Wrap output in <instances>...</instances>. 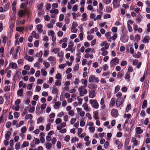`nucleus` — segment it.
I'll return each instance as SVG.
<instances>
[{"mask_svg": "<svg viewBox=\"0 0 150 150\" xmlns=\"http://www.w3.org/2000/svg\"><path fill=\"white\" fill-rule=\"evenodd\" d=\"M126 97V95H125L123 96V97L121 98H118L116 100V105L117 107H120L122 105L125 100Z\"/></svg>", "mask_w": 150, "mask_h": 150, "instance_id": "nucleus-1", "label": "nucleus"}, {"mask_svg": "<svg viewBox=\"0 0 150 150\" xmlns=\"http://www.w3.org/2000/svg\"><path fill=\"white\" fill-rule=\"evenodd\" d=\"M119 61V59L116 57L112 59L110 62V67H114L115 65L118 64Z\"/></svg>", "mask_w": 150, "mask_h": 150, "instance_id": "nucleus-2", "label": "nucleus"}, {"mask_svg": "<svg viewBox=\"0 0 150 150\" xmlns=\"http://www.w3.org/2000/svg\"><path fill=\"white\" fill-rule=\"evenodd\" d=\"M78 90L79 92L80 95L81 96H83L84 94H86L87 93V90L85 89L84 86L80 87Z\"/></svg>", "mask_w": 150, "mask_h": 150, "instance_id": "nucleus-3", "label": "nucleus"}, {"mask_svg": "<svg viewBox=\"0 0 150 150\" xmlns=\"http://www.w3.org/2000/svg\"><path fill=\"white\" fill-rule=\"evenodd\" d=\"M74 45V43L73 42H70L68 48L66 49V51H70L71 52H73L74 51V49L73 48Z\"/></svg>", "mask_w": 150, "mask_h": 150, "instance_id": "nucleus-4", "label": "nucleus"}, {"mask_svg": "<svg viewBox=\"0 0 150 150\" xmlns=\"http://www.w3.org/2000/svg\"><path fill=\"white\" fill-rule=\"evenodd\" d=\"M83 132V129L82 128H79L78 129L77 134L78 136L81 138H83L86 135L85 133H82Z\"/></svg>", "mask_w": 150, "mask_h": 150, "instance_id": "nucleus-5", "label": "nucleus"}, {"mask_svg": "<svg viewBox=\"0 0 150 150\" xmlns=\"http://www.w3.org/2000/svg\"><path fill=\"white\" fill-rule=\"evenodd\" d=\"M121 0H113L112 4L113 8H118L120 6V3Z\"/></svg>", "mask_w": 150, "mask_h": 150, "instance_id": "nucleus-6", "label": "nucleus"}, {"mask_svg": "<svg viewBox=\"0 0 150 150\" xmlns=\"http://www.w3.org/2000/svg\"><path fill=\"white\" fill-rule=\"evenodd\" d=\"M111 30L113 33H112L113 35L112 38H117V34L116 33L117 30V28L116 27H113L112 28Z\"/></svg>", "mask_w": 150, "mask_h": 150, "instance_id": "nucleus-7", "label": "nucleus"}, {"mask_svg": "<svg viewBox=\"0 0 150 150\" xmlns=\"http://www.w3.org/2000/svg\"><path fill=\"white\" fill-rule=\"evenodd\" d=\"M76 110L78 113L79 114L80 116L83 117L84 115L85 112L84 111L82 110V109L81 108H76Z\"/></svg>", "mask_w": 150, "mask_h": 150, "instance_id": "nucleus-8", "label": "nucleus"}, {"mask_svg": "<svg viewBox=\"0 0 150 150\" xmlns=\"http://www.w3.org/2000/svg\"><path fill=\"white\" fill-rule=\"evenodd\" d=\"M88 126H89L88 129L92 133L94 132V125L93 122H89Z\"/></svg>", "mask_w": 150, "mask_h": 150, "instance_id": "nucleus-9", "label": "nucleus"}, {"mask_svg": "<svg viewBox=\"0 0 150 150\" xmlns=\"http://www.w3.org/2000/svg\"><path fill=\"white\" fill-rule=\"evenodd\" d=\"M111 113L112 115L115 117H117L118 115V111L116 109H112V110Z\"/></svg>", "mask_w": 150, "mask_h": 150, "instance_id": "nucleus-10", "label": "nucleus"}, {"mask_svg": "<svg viewBox=\"0 0 150 150\" xmlns=\"http://www.w3.org/2000/svg\"><path fill=\"white\" fill-rule=\"evenodd\" d=\"M101 47H105V49H108L109 48L110 44L106 41H103L102 42L100 45Z\"/></svg>", "mask_w": 150, "mask_h": 150, "instance_id": "nucleus-11", "label": "nucleus"}, {"mask_svg": "<svg viewBox=\"0 0 150 150\" xmlns=\"http://www.w3.org/2000/svg\"><path fill=\"white\" fill-rule=\"evenodd\" d=\"M9 66L11 68L13 69H16L17 68V64L16 63L13 62H12L9 63Z\"/></svg>", "mask_w": 150, "mask_h": 150, "instance_id": "nucleus-12", "label": "nucleus"}, {"mask_svg": "<svg viewBox=\"0 0 150 150\" xmlns=\"http://www.w3.org/2000/svg\"><path fill=\"white\" fill-rule=\"evenodd\" d=\"M116 103V101L115 99L114 98H111L109 103L110 107L112 108L114 106L115 104Z\"/></svg>", "mask_w": 150, "mask_h": 150, "instance_id": "nucleus-13", "label": "nucleus"}, {"mask_svg": "<svg viewBox=\"0 0 150 150\" xmlns=\"http://www.w3.org/2000/svg\"><path fill=\"white\" fill-rule=\"evenodd\" d=\"M82 106L86 112H88L91 111V108L88 107V105L86 103H84Z\"/></svg>", "mask_w": 150, "mask_h": 150, "instance_id": "nucleus-14", "label": "nucleus"}, {"mask_svg": "<svg viewBox=\"0 0 150 150\" xmlns=\"http://www.w3.org/2000/svg\"><path fill=\"white\" fill-rule=\"evenodd\" d=\"M25 10H19L18 14L19 17H22L25 15Z\"/></svg>", "mask_w": 150, "mask_h": 150, "instance_id": "nucleus-15", "label": "nucleus"}, {"mask_svg": "<svg viewBox=\"0 0 150 150\" xmlns=\"http://www.w3.org/2000/svg\"><path fill=\"white\" fill-rule=\"evenodd\" d=\"M61 105V103L60 101H57L55 103L54 105V108L55 109H59Z\"/></svg>", "mask_w": 150, "mask_h": 150, "instance_id": "nucleus-16", "label": "nucleus"}, {"mask_svg": "<svg viewBox=\"0 0 150 150\" xmlns=\"http://www.w3.org/2000/svg\"><path fill=\"white\" fill-rule=\"evenodd\" d=\"M23 92V90L22 88H21L18 90L17 91V95L18 96L20 97L22 96Z\"/></svg>", "mask_w": 150, "mask_h": 150, "instance_id": "nucleus-17", "label": "nucleus"}, {"mask_svg": "<svg viewBox=\"0 0 150 150\" xmlns=\"http://www.w3.org/2000/svg\"><path fill=\"white\" fill-rule=\"evenodd\" d=\"M35 107L34 106H28L27 109L29 112L32 113L35 111Z\"/></svg>", "mask_w": 150, "mask_h": 150, "instance_id": "nucleus-18", "label": "nucleus"}, {"mask_svg": "<svg viewBox=\"0 0 150 150\" xmlns=\"http://www.w3.org/2000/svg\"><path fill=\"white\" fill-rule=\"evenodd\" d=\"M94 33V28H93L90 30V31L87 32L88 36L87 38H93V35L91 34Z\"/></svg>", "mask_w": 150, "mask_h": 150, "instance_id": "nucleus-19", "label": "nucleus"}, {"mask_svg": "<svg viewBox=\"0 0 150 150\" xmlns=\"http://www.w3.org/2000/svg\"><path fill=\"white\" fill-rule=\"evenodd\" d=\"M48 60L52 63H55L56 61V58L53 56H50L48 58Z\"/></svg>", "mask_w": 150, "mask_h": 150, "instance_id": "nucleus-20", "label": "nucleus"}, {"mask_svg": "<svg viewBox=\"0 0 150 150\" xmlns=\"http://www.w3.org/2000/svg\"><path fill=\"white\" fill-rule=\"evenodd\" d=\"M66 125V123L64 122H62L60 125H58L57 126V130L61 129L62 128L65 127Z\"/></svg>", "mask_w": 150, "mask_h": 150, "instance_id": "nucleus-21", "label": "nucleus"}, {"mask_svg": "<svg viewBox=\"0 0 150 150\" xmlns=\"http://www.w3.org/2000/svg\"><path fill=\"white\" fill-rule=\"evenodd\" d=\"M33 142H35V144H33L32 143H31V145L33 147H35V145L38 144H39L40 140L39 139L36 138L35 139V140H33Z\"/></svg>", "mask_w": 150, "mask_h": 150, "instance_id": "nucleus-22", "label": "nucleus"}, {"mask_svg": "<svg viewBox=\"0 0 150 150\" xmlns=\"http://www.w3.org/2000/svg\"><path fill=\"white\" fill-rule=\"evenodd\" d=\"M11 134V132L10 131H8L5 134V138L6 139L9 140Z\"/></svg>", "mask_w": 150, "mask_h": 150, "instance_id": "nucleus-23", "label": "nucleus"}, {"mask_svg": "<svg viewBox=\"0 0 150 150\" xmlns=\"http://www.w3.org/2000/svg\"><path fill=\"white\" fill-rule=\"evenodd\" d=\"M25 59L29 62H32L34 60L32 56H30L26 55L25 57Z\"/></svg>", "mask_w": 150, "mask_h": 150, "instance_id": "nucleus-24", "label": "nucleus"}, {"mask_svg": "<svg viewBox=\"0 0 150 150\" xmlns=\"http://www.w3.org/2000/svg\"><path fill=\"white\" fill-rule=\"evenodd\" d=\"M135 129L136 133L137 134H140L143 132V130L141 129L140 127H137Z\"/></svg>", "mask_w": 150, "mask_h": 150, "instance_id": "nucleus-25", "label": "nucleus"}, {"mask_svg": "<svg viewBox=\"0 0 150 150\" xmlns=\"http://www.w3.org/2000/svg\"><path fill=\"white\" fill-rule=\"evenodd\" d=\"M39 36V35L38 34H37L36 32L35 31H33L32 32L31 35L28 38H38Z\"/></svg>", "mask_w": 150, "mask_h": 150, "instance_id": "nucleus-26", "label": "nucleus"}, {"mask_svg": "<svg viewBox=\"0 0 150 150\" xmlns=\"http://www.w3.org/2000/svg\"><path fill=\"white\" fill-rule=\"evenodd\" d=\"M18 86L19 88L23 86V88H25L26 87V85L25 83L23 82V81H21L19 82Z\"/></svg>", "mask_w": 150, "mask_h": 150, "instance_id": "nucleus-27", "label": "nucleus"}, {"mask_svg": "<svg viewBox=\"0 0 150 150\" xmlns=\"http://www.w3.org/2000/svg\"><path fill=\"white\" fill-rule=\"evenodd\" d=\"M58 92V90L55 85H54L52 87V93L54 94H57Z\"/></svg>", "mask_w": 150, "mask_h": 150, "instance_id": "nucleus-28", "label": "nucleus"}, {"mask_svg": "<svg viewBox=\"0 0 150 150\" xmlns=\"http://www.w3.org/2000/svg\"><path fill=\"white\" fill-rule=\"evenodd\" d=\"M44 119L43 117H42L41 116L39 117V118H38L37 120V124H39L40 123L42 122Z\"/></svg>", "mask_w": 150, "mask_h": 150, "instance_id": "nucleus-29", "label": "nucleus"}, {"mask_svg": "<svg viewBox=\"0 0 150 150\" xmlns=\"http://www.w3.org/2000/svg\"><path fill=\"white\" fill-rule=\"evenodd\" d=\"M48 35L49 36H50V35L52 37V38H55L54 37V35H55V33L53 30H51L49 31Z\"/></svg>", "mask_w": 150, "mask_h": 150, "instance_id": "nucleus-30", "label": "nucleus"}, {"mask_svg": "<svg viewBox=\"0 0 150 150\" xmlns=\"http://www.w3.org/2000/svg\"><path fill=\"white\" fill-rule=\"evenodd\" d=\"M60 51V49L58 48H54L51 50V51L53 52L54 54H56L58 53Z\"/></svg>", "mask_w": 150, "mask_h": 150, "instance_id": "nucleus-31", "label": "nucleus"}, {"mask_svg": "<svg viewBox=\"0 0 150 150\" xmlns=\"http://www.w3.org/2000/svg\"><path fill=\"white\" fill-rule=\"evenodd\" d=\"M29 145V143L27 141H24L21 147L22 148H24L28 146Z\"/></svg>", "mask_w": 150, "mask_h": 150, "instance_id": "nucleus-32", "label": "nucleus"}, {"mask_svg": "<svg viewBox=\"0 0 150 150\" xmlns=\"http://www.w3.org/2000/svg\"><path fill=\"white\" fill-rule=\"evenodd\" d=\"M3 89L5 92L9 91L10 90V86L9 85L6 86L4 87Z\"/></svg>", "mask_w": 150, "mask_h": 150, "instance_id": "nucleus-33", "label": "nucleus"}, {"mask_svg": "<svg viewBox=\"0 0 150 150\" xmlns=\"http://www.w3.org/2000/svg\"><path fill=\"white\" fill-rule=\"evenodd\" d=\"M27 130L26 127L25 126L23 127L21 129V133H25Z\"/></svg>", "mask_w": 150, "mask_h": 150, "instance_id": "nucleus-34", "label": "nucleus"}, {"mask_svg": "<svg viewBox=\"0 0 150 150\" xmlns=\"http://www.w3.org/2000/svg\"><path fill=\"white\" fill-rule=\"evenodd\" d=\"M79 141V139L75 137H72L71 140V142L73 143H75L76 142H78Z\"/></svg>", "mask_w": 150, "mask_h": 150, "instance_id": "nucleus-35", "label": "nucleus"}, {"mask_svg": "<svg viewBox=\"0 0 150 150\" xmlns=\"http://www.w3.org/2000/svg\"><path fill=\"white\" fill-rule=\"evenodd\" d=\"M85 57L86 58L90 57L91 59H92L93 58V55L92 54L86 53L85 54Z\"/></svg>", "mask_w": 150, "mask_h": 150, "instance_id": "nucleus-36", "label": "nucleus"}, {"mask_svg": "<svg viewBox=\"0 0 150 150\" xmlns=\"http://www.w3.org/2000/svg\"><path fill=\"white\" fill-rule=\"evenodd\" d=\"M106 12L107 13H110L112 11V8L110 6H107L105 8Z\"/></svg>", "mask_w": 150, "mask_h": 150, "instance_id": "nucleus-37", "label": "nucleus"}, {"mask_svg": "<svg viewBox=\"0 0 150 150\" xmlns=\"http://www.w3.org/2000/svg\"><path fill=\"white\" fill-rule=\"evenodd\" d=\"M16 30L17 31L22 32L24 30V27H17L16 28Z\"/></svg>", "mask_w": 150, "mask_h": 150, "instance_id": "nucleus-38", "label": "nucleus"}, {"mask_svg": "<svg viewBox=\"0 0 150 150\" xmlns=\"http://www.w3.org/2000/svg\"><path fill=\"white\" fill-rule=\"evenodd\" d=\"M114 141L116 145H117L118 149H119V146L121 142L118 139H115Z\"/></svg>", "mask_w": 150, "mask_h": 150, "instance_id": "nucleus-39", "label": "nucleus"}, {"mask_svg": "<svg viewBox=\"0 0 150 150\" xmlns=\"http://www.w3.org/2000/svg\"><path fill=\"white\" fill-rule=\"evenodd\" d=\"M131 141L132 142L134 143V146H137V145L138 142L136 140V138L134 137H132V139Z\"/></svg>", "mask_w": 150, "mask_h": 150, "instance_id": "nucleus-40", "label": "nucleus"}, {"mask_svg": "<svg viewBox=\"0 0 150 150\" xmlns=\"http://www.w3.org/2000/svg\"><path fill=\"white\" fill-rule=\"evenodd\" d=\"M123 75V73L122 71H120L117 74V78L118 79H121Z\"/></svg>", "mask_w": 150, "mask_h": 150, "instance_id": "nucleus-41", "label": "nucleus"}, {"mask_svg": "<svg viewBox=\"0 0 150 150\" xmlns=\"http://www.w3.org/2000/svg\"><path fill=\"white\" fill-rule=\"evenodd\" d=\"M41 74L44 76H46L47 74V72L44 69H41Z\"/></svg>", "mask_w": 150, "mask_h": 150, "instance_id": "nucleus-42", "label": "nucleus"}, {"mask_svg": "<svg viewBox=\"0 0 150 150\" xmlns=\"http://www.w3.org/2000/svg\"><path fill=\"white\" fill-rule=\"evenodd\" d=\"M37 29L38 30L39 32H42V26L41 24H38L36 26Z\"/></svg>", "mask_w": 150, "mask_h": 150, "instance_id": "nucleus-43", "label": "nucleus"}, {"mask_svg": "<svg viewBox=\"0 0 150 150\" xmlns=\"http://www.w3.org/2000/svg\"><path fill=\"white\" fill-rule=\"evenodd\" d=\"M147 101L146 100H144L143 103L142 108V109H144L147 106Z\"/></svg>", "mask_w": 150, "mask_h": 150, "instance_id": "nucleus-44", "label": "nucleus"}, {"mask_svg": "<svg viewBox=\"0 0 150 150\" xmlns=\"http://www.w3.org/2000/svg\"><path fill=\"white\" fill-rule=\"evenodd\" d=\"M55 11H56V14H57L59 12V11L57 9L52 8L50 10V13L52 14L53 13H55Z\"/></svg>", "mask_w": 150, "mask_h": 150, "instance_id": "nucleus-45", "label": "nucleus"}, {"mask_svg": "<svg viewBox=\"0 0 150 150\" xmlns=\"http://www.w3.org/2000/svg\"><path fill=\"white\" fill-rule=\"evenodd\" d=\"M62 74L60 73H58L55 76V79H58L60 80L62 79Z\"/></svg>", "mask_w": 150, "mask_h": 150, "instance_id": "nucleus-46", "label": "nucleus"}, {"mask_svg": "<svg viewBox=\"0 0 150 150\" xmlns=\"http://www.w3.org/2000/svg\"><path fill=\"white\" fill-rule=\"evenodd\" d=\"M130 77L129 74H126L125 76V79L127 80V81L128 82H129L130 81Z\"/></svg>", "mask_w": 150, "mask_h": 150, "instance_id": "nucleus-47", "label": "nucleus"}, {"mask_svg": "<svg viewBox=\"0 0 150 150\" xmlns=\"http://www.w3.org/2000/svg\"><path fill=\"white\" fill-rule=\"evenodd\" d=\"M33 118V116L31 114H27L26 115L25 117V118L26 120L30 119L31 120Z\"/></svg>", "mask_w": 150, "mask_h": 150, "instance_id": "nucleus-48", "label": "nucleus"}, {"mask_svg": "<svg viewBox=\"0 0 150 150\" xmlns=\"http://www.w3.org/2000/svg\"><path fill=\"white\" fill-rule=\"evenodd\" d=\"M52 146V144L50 143H47L45 144V147L48 149H50Z\"/></svg>", "mask_w": 150, "mask_h": 150, "instance_id": "nucleus-49", "label": "nucleus"}, {"mask_svg": "<svg viewBox=\"0 0 150 150\" xmlns=\"http://www.w3.org/2000/svg\"><path fill=\"white\" fill-rule=\"evenodd\" d=\"M43 6V4L42 3L39 4L37 6V8L38 10L40 11H41L42 10V8Z\"/></svg>", "mask_w": 150, "mask_h": 150, "instance_id": "nucleus-50", "label": "nucleus"}, {"mask_svg": "<svg viewBox=\"0 0 150 150\" xmlns=\"http://www.w3.org/2000/svg\"><path fill=\"white\" fill-rule=\"evenodd\" d=\"M62 121V119L59 118H57L55 121V122L56 125H59Z\"/></svg>", "mask_w": 150, "mask_h": 150, "instance_id": "nucleus-51", "label": "nucleus"}, {"mask_svg": "<svg viewBox=\"0 0 150 150\" xmlns=\"http://www.w3.org/2000/svg\"><path fill=\"white\" fill-rule=\"evenodd\" d=\"M98 111L97 110L94 111V119L97 120L98 118Z\"/></svg>", "mask_w": 150, "mask_h": 150, "instance_id": "nucleus-52", "label": "nucleus"}, {"mask_svg": "<svg viewBox=\"0 0 150 150\" xmlns=\"http://www.w3.org/2000/svg\"><path fill=\"white\" fill-rule=\"evenodd\" d=\"M51 126V123H48L46 125L45 130L46 131H48L50 130Z\"/></svg>", "mask_w": 150, "mask_h": 150, "instance_id": "nucleus-53", "label": "nucleus"}, {"mask_svg": "<svg viewBox=\"0 0 150 150\" xmlns=\"http://www.w3.org/2000/svg\"><path fill=\"white\" fill-rule=\"evenodd\" d=\"M40 64L38 62H37L35 63L34 65V66L35 67H37V69H39L40 68Z\"/></svg>", "mask_w": 150, "mask_h": 150, "instance_id": "nucleus-54", "label": "nucleus"}, {"mask_svg": "<svg viewBox=\"0 0 150 150\" xmlns=\"http://www.w3.org/2000/svg\"><path fill=\"white\" fill-rule=\"evenodd\" d=\"M99 106V104L96 100H94V108L98 109Z\"/></svg>", "mask_w": 150, "mask_h": 150, "instance_id": "nucleus-55", "label": "nucleus"}, {"mask_svg": "<svg viewBox=\"0 0 150 150\" xmlns=\"http://www.w3.org/2000/svg\"><path fill=\"white\" fill-rule=\"evenodd\" d=\"M88 81L90 83H93L94 81V76L93 75H91Z\"/></svg>", "mask_w": 150, "mask_h": 150, "instance_id": "nucleus-56", "label": "nucleus"}, {"mask_svg": "<svg viewBox=\"0 0 150 150\" xmlns=\"http://www.w3.org/2000/svg\"><path fill=\"white\" fill-rule=\"evenodd\" d=\"M85 124V122L84 121V120L83 118H82L80 122V125L81 127L84 126Z\"/></svg>", "mask_w": 150, "mask_h": 150, "instance_id": "nucleus-57", "label": "nucleus"}, {"mask_svg": "<svg viewBox=\"0 0 150 150\" xmlns=\"http://www.w3.org/2000/svg\"><path fill=\"white\" fill-rule=\"evenodd\" d=\"M64 52L61 51L57 53V56L60 57H64Z\"/></svg>", "mask_w": 150, "mask_h": 150, "instance_id": "nucleus-58", "label": "nucleus"}, {"mask_svg": "<svg viewBox=\"0 0 150 150\" xmlns=\"http://www.w3.org/2000/svg\"><path fill=\"white\" fill-rule=\"evenodd\" d=\"M81 82L85 86H86L87 85V81L85 79H82L81 80Z\"/></svg>", "mask_w": 150, "mask_h": 150, "instance_id": "nucleus-59", "label": "nucleus"}, {"mask_svg": "<svg viewBox=\"0 0 150 150\" xmlns=\"http://www.w3.org/2000/svg\"><path fill=\"white\" fill-rule=\"evenodd\" d=\"M6 70H5L4 69H2L0 70V74L1 76H3L6 73Z\"/></svg>", "mask_w": 150, "mask_h": 150, "instance_id": "nucleus-60", "label": "nucleus"}, {"mask_svg": "<svg viewBox=\"0 0 150 150\" xmlns=\"http://www.w3.org/2000/svg\"><path fill=\"white\" fill-rule=\"evenodd\" d=\"M43 64L46 68H49L50 66V64L49 62H44Z\"/></svg>", "mask_w": 150, "mask_h": 150, "instance_id": "nucleus-61", "label": "nucleus"}, {"mask_svg": "<svg viewBox=\"0 0 150 150\" xmlns=\"http://www.w3.org/2000/svg\"><path fill=\"white\" fill-rule=\"evenodd\" d=\"M20 145L21 144L19 142H17L15 145V149L17 150L19 149Z\"/></svg>", "mask_w": 150, "mask_h": 150, "instance_id": "nucleus-62", "label": "nucleus"}, {"mask_svg": "<svg viewBox=\"0 0 150 150\" xmlns=\"http://www.w3.org/2000/svg\"><path fill=\"white\" fill-rule=\"evenodd\" d=\"M12 71L11 70H9L7 72L6 76L9 78L11 77V76Z\"/></svg>", "mask_w": 150, "mask_h": 150, "instance_id": "nucleus-63", "label": "nucleus"}, {"mask_svg": "<svg viewBox=\"0 0 150 150\" xmlns=\"http://www.w3.org/2000/svg\"><path fill=\"white\" fill-rule=\"evenodd\" d=\"M10 5V3L9 2L6 5L4 6V9L6 10H8L9 9Z\"/></svg>", "mask_w": 150, "mask_h": 150, "instance_id": "nucleus-64", "label": "nucleus"}]
</instances>
